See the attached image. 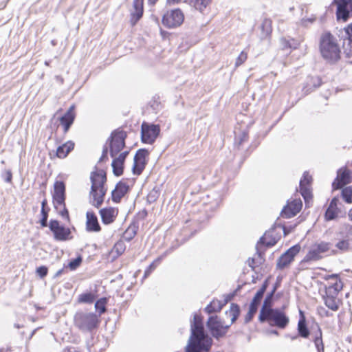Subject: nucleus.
I'll list each match as a JSON object with an SVG mask.
<instances>
[{"label":"nucleus","mask_w":352,"mask_h":352,"mask_svg":"<svg viewBox=\"0 0 352 352\" xmlns=\"http://www.w3.org/2000/svg\"><path fill=\"white\" fill-rule=\"evenodd\" d=\"M58 207H63V210L59 212L60 215L63 218L69 219V212L67 208H65V204L64 203V205L58 206Z\"/></svg>","instance_id":"nucleus-48"},{"label":"nucleus","mask_w":352,"mask_h":352,"mask_svg":"<svg viewBox=\"0 0 352 352\" xmlns=\"http://www.w3.org/2000/svg\"><path fill=\"white\" fill-rule=\"evenodd\" d=\"M86 228L90 232H99L100 226L98 223L97 217L92 212H87Z\"/></svg>","instance_id":"nucleus-24"},{"label":"nucleus","mask_w":352,"mask_h":352,"mask_svg":"<svg viewBox=\"0 0 352 352\" xmlns=\"http://www.w3.org/2000/svg\"><path fill=\"white\" fill-rule=\"evenodd\" d=\"M239 313V307L236 304H231L230 310L226 311V314L230 317V323L229 324H226L217 316H210L206 322V326L212 336L216 339L223 337L226 334L230 326L237 319Z\"/></svg>","instance_id":"nucleus-2"},{"label":"nucleus","mask_w":352,"mask_h":352,"mask_svg":"<svg viewBox=\"0 0 352 352\" xmlns=\"http://www.w3.org/2000/svg\"><path fill=\"white\" fill-rule=\"evenodd\" d=\"M296 338H297V336H294V337H292V340H294V339H296Z\"/></svg>","instance_id":"nucleus-64"},{"label":"nucleus","mask_w":352,"mask_h":352,"mask_svg":"<svg viewBox=\"0 0 352 352\" xmlns=\"http://www.w3.org/2000/svg\"><path fill=\"white\" fill-rule=\"evenodd\" d=\"M108 149L107 147H104L102 151V157L100 159V161H102L104 157H106L107 155Z\"/></svg>","instance_id":"nucleus-53"},{"label":"nucleus","mask_w":352,"mask_h":352,"mask_svg":"<svg viewBox=\"0 0 352 352\" xmlns=\"http://www.w3.org/2000/svg\"><path fill=\"white\" fill-rule=\"evenodd\" d=\"M47 268L45 266H41L36 269V274L41 277L43 278L47 274Z\"/></svg>","instance_id":"nucleus-47"},{"label":"nucleus","mask_w":352,"mask_h":352,"mask_svg":"<svg viewBox=\"0 0 352 352\" xmlns=\"http://www.w3.org/2000/svg\"><path fill=\"white\" fill-rule=\"evenodd\" d=\"M276 288L274 289V290L267 294L266 298L264 300L263 306L261 307V309L260 311L259 316L263 317L265 314L267 313L268 310L272 309L271 308L272 306V300L274 296V293L275 292Z\"/></svg>","instance_id":"nucleus-29"},{"label":"nucleus","mask_w":352,"mask_h":352,"mask_svg":"<svg viewBox=\"0 0 352 352\" xmlns=\"http://www.w3.org/2000/svg\"><path fill=\"white\" fill-rule=\"evenodd\" d=\"M63 127H64V132L65 133H67L69 130V129L70 128V126H72V124H70L69 123H67V124H61Z\"/></svg>","instance_id":"nucleus-55"},{"label":"nucleus","mask_w":352,"mask_h":352,"mask_svg":"<svg viewBox=\"0 0 352 352\" xmlns=\"http://www.w3.org/2000/svg\"><path fill=\"white\" fill-rule=\"evenodd\" d=\"M82 259L80 257H78L72 261H71L69 263V267L70 270H76L81 263Z\"/></svg>","instance_id":"nucleus-44"},{"label":"nucleus","mask_w":352,"mask_h":352,"mask_svg":"<svg viewBox=\"0 0 352 352\" xmlns=\"http://www.w3.org/2000/svg\"><path fill=\"white\" fill-rule=\"evenodd\" d=\"M320 52L329 63L334 64L340 59V48L336 38L330 32L323 33L320 38Z\"/></svg>","instance_id":"nucleus-3"},{"label":"nucleus","mask_w":352,"mask_h":352,"mask_svg":"<svg viewBox=\"0 0 352 352\" xmlns=\"http://www.w3.org/2000/svg\"><path fill=\"white\" fill-rule=\"evenodd\" d=\"M248 140V135L245 133L243 134V137L241 138L239 144H241L243 141H246Z\"/></svg>","instance_id":"nucleus-56"},{"label":"nucleus","mask_w":352,"mask_h":352,"mask_svg":"<svg viewBox=\"0 0 352 352\" xmlns=\"http://www.w3.org/2000/svg\"><path fill=\"white\" fill-rule=\"evenodd\" d=\"M223 305L219 300H213L207 307L205 308V311L208 314H212L214 312L220 311Z\"/></svg>","instance_id":"nucleus-31"},{"label":"nucleus","mask_w":352,"mask_h":352,"mask_svg":"<svg viewBox=\"0 0 352 352\" xmlns=\"http://www.w3.org/2000/svg\"><path fill=\"white\" fill-rule=\"evenodd\" d=\"M261 322L265 321H273L274 325L280 329H284L289 322V318L280 310L274 309L267 311L263 317L258 316Z\"/></svg>","instance_id":"nucleus-6"},{"label":"nucleus","mask_w":352,"mask_h":352,"mask_svg":"<svg viewBox=\"0 0 352 352\" xmlns=\"http://www.w3.org/2000/svg\"><path fill=\"white\" fill-rule=\"evenodd\" d=\"M54 191L53 199L54 206L58 209V206L64 205L65 200V186L61 181H56L54 185Z\"/></svg>","instance_id":"nucleus-16"},{"label":"nucleus","mask_w":352,"mask_h":352,"mask_svg":"<svg viewBox=\"0 0 352 352\" xmlns=\"http://www.w3.org/2000/svg\"><path fill=\"white\" fill-rule=\"evenodd\" d=\"M344 37L352 38V23L344 29Z\"/></svg>","instance_id":"nucleus-50"},{"label":"nucleus","mask_w":352,"mask_h":352,"mask_svg":"<svg viewBox=\"0 0 352 352\" xmlns=\"http://www.w3.org/2000/svg\"><path fill=\"white\" fill-rule=\"evenodd\" d=\"M107 300L106 298H101L98 300L95 303V308L99 312V314L97 315L98 318L100 316L106 311V304Z\"/></svg>","instance_id":"nucleus-34"},{"label":"nucleus","mask_w":352,"mask_h":352,"mask_svg":"<svg viewBox=\"0 0 352 352\" xmlns=\"http://www.w3.org/2000/svg\"><path fill=\"white\" fill-rule=\"evenodd\" d=\"M337 6L336 16L338 20L346 21L352 13V0H334Z\"/></svg>","instance_id":"nucleus-12"},{"label":"nucleus","mask_w":352,"mask_h":352,"mask_svg":"<svg viewBox=\"0 0 352 352\" xmlns=\"http://www.w3.org/2000/svg\"><path fill=\"white\" fill-rule=\"evenodd\" d=\"M90 179L91 204L95 207L99 208L104 201V197L107 192V188L104 187L107 181L106 173L102 170L91 173Z\"/></svg>","instance_id":"nucleus-4"},{"label":"nucleus","mask_w":352,"mask_h":352,"mask_svg":"<svg viewBox=\"0 0 352 352\" xmlns=\"http://www.w3.org/2000/svg\"><path fill=\"white\" fill-rule=\"evenodd\" d=\"M64 352H79L76 349L74 348H69V349H67L66 350H65Z\"/></svg>","instance_id":"nucleus-57"},{"label":"nucleus","mask_w":352,"mask_h":352,"mask_svg":"<svg viewBox=\"0 0 352 352\" xmlns=\"http://www.w3.org/2000/svg\"><path fill=\"white\" fill-rule=\"evenodd\" d=\"M74 324L83 332H91L96 329L100 323L98 316L94 313L77 312L74 316Z\"/></svg>","instance_id":"nucleus-5"},{"label":"nucleus","mask_w":352,"mask_h":352,"mask_svg":"<svg viewBox=\"0 0 352 352\" xmlns=\"http://www.w3.org/2000/svg\"><path fill=\"white\" fill-rule=\"evenodd\" d=\"M331 247V244L327 242L322 241L316 243L311 246L309 251L305 256V261H318L322 258V254L327 252Z\"/></svg>","instance_id":"nucleus-10"},{"label":"nucleus","mask_w":352,"mask_h":352,"mask_svg":"<svg viewBox=\"0 0 352 352\" xmlns=\"http://www.w3.org/2000/svg\"><path fill=\"white\" fill-rule=\"evenodd\" d=\"M6 177L5 178V181L8 183L11 182L12 178V174L11 170H6Z\"/></svg>","instance_id":"nucleus-52"},{"label":"nucleus","mask_w":352,"mask_h":352,"mask_svg":"<svg viewBox=\"0 0 352 352\" xmlns=\"http://www.w3.org/2000/svg\"><path fill=\"white\" fill-rule=\"evenodd\" d=\"M331 288H327L326 296H324L325 305L332 311H337L339 309V300L336 298L337 294L331 293Z\"/></svg>","instance_id":"nucleus-23"},{"label":"nucleus","mask_w":352,"mask_h":352,"mask_svg":"<svg viewBox=\"0 0 352 352\" xmlns=\"http://www.w3.org/2000/svg\"><path fill=\"white\" fill-rule=\"evenodd\" d=\"M351 182V172L348 170H340L338 176L332 185L333 188L339 189Z\"/></svg>","instance_id":"nucleus-18"},{"label":"nucleus","mask_w":352,"mask_h":352,"mask_svg":"<svg viewBox=\"0 0 352 352\" xmlns=\"http://www.w3.org/2000/svg\"><path fill=\"white\" fill-rule=\"evenodd\" d=\"M311 180V176H310L307 172H305L303 174L302 179H300V186L306 185L307 186H309Z\"/></svg>","instance_id":"nucleus-43"},{"label":"nucleus","mask_w":352,"mask_h":352,"mask_svg":"<svg viewBox=\"0 0 352 352\" xmlns=\"http://www.w3.org/2000/svg\"><path fill=\"white\" fill-rule=\"evenodd\" d=\"M129 190V185H128L124 181H120L118 182L112 191V199L115 202H119L122 197Z\"/></svg>","instance_id":"nucleus-20"},{"label":"nucleus","mask_w":352,"mask_h":352,"mask_svg":"<svg viewBox=\"0 0 352 352\" xmlns=\"http://www.w3.org/2000/svg\"><path fill=\"white\" fill-rule=\"evenodd\" d=\"M96 299V296L91 293H84L79 296L78 302L81 303H92Z\"/></svg>","instance_id":"nucleus-35"},{"label":"nucleus","mask_w":352,"mask_h":352,"mask_svg":"<svg viewBox=\"0 0 352 352\" xmlns=\"http://www.w3.org/2000/svg\"><path fill=\"white\" fill-rule=\"evenodd\" d=\"M41 214H42V219L40 221L41 225L43 227H46L47 226V217H48L47 211L45 209H41Z\"/></svg>","instance_id":"nucleus-46"},{"label":"nucleus","mask_w":352,"mask_h":352,"mask_svg":"<svg viewBox=\"0 0 352 352\" xmlns=\"http://www.w3.org/2000/svg\"><path fill=\"white\" fill-rule=\"evenodd\" d=\"M160 127L158 125H149L146 123L142 124L141 136L142 140L144 143L152 144L160 133Z\"/></svg>","instance_id":"nucleus-11"},{"label":"nucleus","mask_w":352,"mask_h":352,"mask_svg":"<svg viewBox=\"0 0 352 352\" xmlns=\"http://www.w3.org/2000/svg\"><path fill=\"white\" fill-rule=\"evenodd\" d=\"M265 239L264 237H261L260 239L261 243L266 244L267 246H272L274 244V243L265 242Z\"/></svg>","instance_id":"nucleus-54"},{"label":"nucleus","mask_w":352,"mask_h":352,"mask_svg":"<svg viewBox=\"0 0 352 352\" xmlns=\"http://www.w3.org/2000/svg\"><path fill=\"white\" fill-rule=\"evenodd\" d=\"M158 0H148V3L151 5H154Z\"/></svg>","instance_id":"nucleus-59"},{"label":"nucleus","mask_w":352,"mask_h":352,"mask_svg":"<svg viewBox=\"0 0 352 352\" xmlns=\"http://www.w3.org/2000/svg\"><path fill=\"white\" fill-rule=\"evenodd\" d=\"M148 155V151L146 149H139L134 157L133 173L139 175L142 173L146 164V157Z\"/></svg>","instance_id":"nucleus-15"},{"label":"nucleus","mask_w":352,"mask_h":352,"mask_svg":"<svg viewBox=\"0 0 352 352\" xmlns=\"http://www.w3.org/2000/svg\"><path fill=\"white\" fill-rule=\"evenodd\" d=\"M126 133L122 130H116L111 133L110 140V154L114 157L119 152H120L125 146V138Z\"/></svg>","instance_id":"nucleus-7"},{"label":"nucleus","mask_w":352,"mask_h":352,"mask_svg":"<svg viewBox=\"0 0 352 352\" xmlns=\"http://www.w3.org/2000/svg\"><path fill=\"white\" fill-rule=\"evenodd\" d=\"M342 197L346 203H352V188L351 187L343 188L342 190Z\"/></svg>","instance_id":"nucleus-37"},{"label":"nucleus","mask_w":352,"mask_h":352,"mask_svg":"<svg viewBox=\"0 0 352 352\" xmlns=\"http://www.w3.org/2000/svg\"><path fill=\"white\" fill-rule=\"evenodd\" d=\"M75 119L74 106H71L63 116L60 119V124L69 123L72 124Z\"/></svg>","instance_id":"nucleus-30"},{"label":"nucleus","mask_w":352,"mask_h":352,"mask_svg":"<svg viewBox=\"0 0 352 352\" xmlns=\"http://www.w3.org/2000/svg\"><path fill=\"white\" fill-rule=\"evenodd\" d=\"M180 0H168V2L169 3H178Z\"/></svg>","instance_id":"nucleus-60"},{"label":"nucleus","mask_w":352,"mask_h":352,"mask_svg":"<svg viewBox=\"0 0 352 352\" xmlns=\"http://www.w3.org/2000/svg\"><path fill=\"white\" fill-rule=\"evenodd\" d=\"M298 331L300 336L302 338H307L309 335V331L307 327L305 318L304 316L299 320L298 324Z\"/></svg>","instance_id":"nucleus-32"},{"label":"nucleus","mask_w":352,"mask_h":352,"mask_svg":"<svg viewBox=\"0 0 352 352\" xmlns=\"http://www.w3.org/2000/svg\"><path fill=\"white\" fill-rule=\"evenodd\" d=\"M281 42L284 47H287L289 48L296 49L299 45V43L294 41V39H292V41H287L285 38H282Z\"/></svg>","instance_id":"nucleus-41"},{"label":"nucleus","mask_w":352,"mask_h":352,"mask_svg":"<svg viewBox=\"0 0 352 352\" xmlns=\"http://www.w3.org/2000/svg\"><path fill=\"white\" fill-rule=\"evenodd\" d=\"M184 16L179 9L168 11L162 18V23L168 28L179 26L184 21Z\"/></svg>","instance_id":"nucleus-8"},{"label":"nucleus","mask_w":352,"mask_h":352,"mask_svg":"<svg viewBox=\"0 0 352 352\" xmlns=\"http://www.w3.org/2000/svg\"><path fill=\"white\" fill-rule=\"evenodd\" d=\"M302 208V202L299 200H294L284 207L281 212V215L285 218L294 217L300 212Z\"/></svg>","instance_id":"nucleus-17"},{"label":"nucleus","mask_w":352,"mask_h":352,"mask_svg":"<svg viewBox=\"0 0 352 352\" xmlns=\"http://www.w3.org/2000/svg\"><path fill=\"white\" fill-rule=\"evenodd\" d=\"M329 288H331V294H338V291L341 289V285L340 283H336L334 286H330Z\"/></svg>","instance_id":"nucleus-51"},{"label":"nucleus","mask_w":352,"mask_h":352,"mask_svg":"<svg viewBox=\"0 0 352 352\" xmlns=\"http://www.w3.org/2000/svg\"><path fill=\"white\" fill-rule=\"evenodd\" d=\"M144 0H134L133 8L131 10V23L135 25L137 21L142 16L143 14Z\"/></svg>","instance_id":"nucleus-19"},{"label":"nucleus","mask_w":352,"mask_h":352,"mask_svg":"<svg viewBox=\"0 0 352 352\" xmlns=\"http://www.w3.org/2000/svg\"><path fill=\"white\" fill-rule=\"evenodd\" d=\"M319 336H316L314 339V344L318 350V352H324V345L322 339V332L319 329Z\"/></svg>","instance_id":"nucleus-38"},{"label":"nucleus","mask_w":352,"mask_h":352,"mask_svg":"<svg viewBox=\"0 0 352 352\" xmlns=\"http://www.w3.org/2000/svg\"><path fill=\"white\" fill-rule=\"evenodd\" d=\"M212 0H186V2L195 10L203 13L210 6Z\"/></svg>","instance_id":"nucleus-25"},{"label":"nucleus","mask_w":352,"mask_h":352,"mask_svg":"<svg viewBox=\"0 0 352 352\" xmlns=\"http://www.w3.org/2000/svg\"><path fill=\"white\" fill-rule=\"evenodd\" d=\"M342 47L346 57L352 56V38L344 37L343 39Z\"/></svg>","instance_id":"nucleus-33"},{"label":"nucleus","mask_w":352,"mask_h":352,"mask_svg":"<svg viewBox=\"0 0 352 352\" xmlns=\"http://www.w3.org/2000/svg\"><path fill=\"white\" fill-rule=\"evenodd\" d=\"M126 246L122 241H118L113 248V251L118 255H121L125 250Z\"/></svg>","instance_id":"nucleus-39"},{"label":"nucleus","mask_w":352,"mask_h":352,"mask_svg":"<svg viewBox=\"0 0 352 352\" xmlns=\"http://www.w3.org/2000/svg\"><path fill=\"white\" fill-rule=\"evenodd\" d=\"M135 231H134L133 230H131L130 229H128L125 232L124 237L126 240L130 241L135 236Z\"/></svg>","instance_id":"nucleus-49"},{"label":"nucleus","mask_w":352,"mask_h":352,"mask_svg":"<svg viewBox=\"0 0 352 352\" xmlns=\"http://www.w3.org/2000/svg\"><path fill=\"white\" fill-rule=\"evenodd\" d=\"M46 205H47V200L45 199L44 200H43V201L41 203V209H45Z\"/></svg>","instance_id":"nucleus-58"},{"label":"nucleus","mask_w":352,"mask_h":352,"mask_svg":"<svg viewBox=\"0 0 352 352\" xmlns=\"http://www.w3.org/2000/svg\"><path fill=\"white\" fill-rule=\"evenodd\" d=\"M272 333L276 335H278V331L276 330L272 331Z\"/></svg>","instance_id":"nucleus-62"},{"label":"nucleus","mask_w":352,"mask_h":352,"mask_svg":"<svg viewBox=\"0 0 352 352\" xmlns=\"http://www.w3.org/2000/svg\"><path fill=\"white\" fill-rule=\"evenodd\" d=\"M300 247L298 245H294L282 254L277 261V267L284 269L287 267L294 260V256L299 252Z\"/></svg>","instance_id":"nucleus-13"},{"label":"nucleus","mask_w":352,"mask_h":352,"mask_svg":"<svg viewBox=\"0 0 352 352\" xmlns=\"http://www.w3.org/2000/svg\"><path fill=\"white\" fill-rule=\"evenodd\" d=\"M272 20L270 19H264L261 25V33L260 35L261 40L266 39L272 33Z\"/></svg>","instance_id":"nucleus-26"},{"label":"nucleus","mask_w":352,"mask_h":352,"mask_svg":"<svg viewBox=\"0 0 352 352\" xmlns=\"http://www.w3.org/2000/svg\"><path fill=\"white\" fill-rule=\"evenodd\" d=\"M191 335L186 352H209L212 339L205 332L201 316L195 314L190 322Z\"/></svg>","instance_id":"nucleus-1"},{"label":"nucleus","mask_w":352,"mask_h":352,"mask_svg":"<svg viewBox=\"0 0 352 352\" xmlns=\"http://www.w3.org/2000/svg\"><path fill=\"white\" fill-rule=\"evenodd\" d=\"M349 243L346 240L339 241L336 244V247L342 251H346L349 249Z\"/></svg>","instance_id":"nucleus-45"},{"label":"nucleus","mask_w":352,"mask_h":352,"mask_svg":"<svg viewBox=\"0 0 352 352\" xmlns=\"http://www.w3.org/2000/svg\"><path fill=\"white\" fill-rule=\"evenodd\" d=\"M49 227L54 233V239L57 241H66L69 239L71 233L69 228L60 226L59 222L56 220H51Z\"/></svg>","instance_id":"nucleus-14"},{"label":"nucleus","mask_w":352,"mask_h":352,"mask_svg":"<svg viewBox=\"0 0 352 352\" xmlns=\"http://www.w3.org/2000/svg\"><path fill=\"white\" fill-rule=\"evenodd\" d=\"M128 153V151L121 153L118 157L113 160L111 166L115 175L120 176L122 174L124 162Z\"/></svg>","instance_id":"nucleus-22"},{"label":"nucleus","mask_w":352,"mask_h":352,"mask_svg":"<svg viewBox=\"0 0 352 352\" xmlns=\"http://www.w3.org/2000/svg\"><path fill=\"white\" fill-rule=\"evenodd\" d=\"M74 143L72 141H68L61 146H59L56 150V155L59 158H65L68 153L74 149Z\"/></svg>","instance_id":"nucleus-27"},{"label":"nucleus","mask_w":352,"mask_h":352,"mask_svg":"<svg viewBox=\"0 0 352 352\" xmlns=\"http://www.w3.org/2000/svg\"><path fill=\"white\" fill-rule=\"evenodd\" d=\"M338 202V199L336 197H334L331 200V201L325 212V218L327 220H332L337 217V215H338V212H337Z\"/></svg>","instance_id":"nucleus-28"},{"label":"nucleus","mask_w":352,"mask_h":352,"mask_svg":"<svg viewBox=\"0 0 352 352\" xmlns=\"http://www.w3.org/2000/svg\"><path fill=\"white\" fill-rule=\"evenodd\" d=\"M349 219L352 221V208L349 212Z\"/></svg>","instance_id":"nucleus-61"},{"label":"nucleus","mask_w":352,"mask_h":352,"mask_svg":"<svg viewBox=\"0 0 352 352\" xmlns=\"http://www.w3.org/2000/svg\"><path fill=\"white\" fill-rule=\"evenodd\" d=\"M300 189L301 195L304 197L305 201H307L308 199L311 198V193L309 186H307L306 185L300 186Z\"/></svg>","instance_id":"nucleus-40"},{"label":"nucleus","mask_w":352,"mask_h":352,"mask_svg":"<svg viewBox=\"0 0 352 352\" xmlns=\"http://www.w3.org/2000/svg\"><path fill=\"white\" fill-rule=\"evenodd\" d=\"M45 64L46 65H49V63H48L47 61H45Z\"/></svg>","instance_id":"nucleus-63"},{"label":"nucleus","mask_w":352,"mask_h":352,"mask_svg":"<svg viewBox=\"0 0 352 352\" xmlns=\"http://www.w3.org/2000/svg\"><path fill=\"white\" fill-rule=\"evenodd\" d=\"M248 58V54L245 52H241L239 56L237 57L236 62H235V67H237L242 65Z\"/></svg>","instance_id":"nucleus-42"},{"label":"nucleus","mask_w":352,"mask_h":352,"mask_svg":"<svg viewBox=\"0 0 352 352\" xmlns=\"http://www.w3.org/2000/svg\"><path fill=\"white\" fill-rule=\"evenodd\" d=\"M268 286L267 280H266L262 287L259 289V290L256 293L254 297L253 298L249 307V311L245 316V322H249L253 318L254 315L256 314L258 309V307L260 304V302L263 296V294Z\"/></svg>","instance_id":"nucleus-9"},{"label":"nucleus","mask_w":352,"mask_h":352,"mask_svg":"<svg viewBox=\"0 0 352 352\" xmlns=\"http://www.w3.org/2000/svg\"><path fill=\"white\" fill-rule=\"evenodd\" d=\"M118 213V210L114 208H105L100 210L102 221L104 224L113 222Z\"/></svg>","instance_id":"nucleus-21"},{"label":"nucleus","mask_w":352,"mask_h":352,"mask_svg":"<svg viewBox=\"0 0 352 352\" xmlns=\"http://www.w3.org/2000/svg\"><path fill=\"white\" fill-rule=\"evenodd\" d=\"M164 256L165 254L159 256L148 267V268L145 270L144 277L148 276L152 272V271H153L156 268V267L160 264V263L164 257Z\"/></svg>","instance_id":"nucleus-36"}]
</instances>
